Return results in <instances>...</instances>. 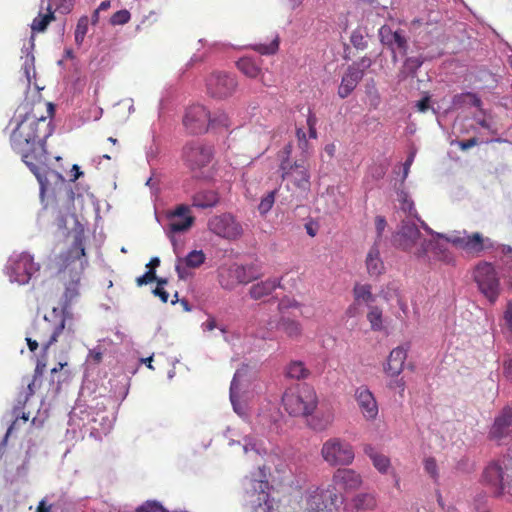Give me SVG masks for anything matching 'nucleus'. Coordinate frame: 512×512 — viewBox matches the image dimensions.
Instances as JSON below:
<instances>
[{
    "label": "nucleus",
    "instance_id": "7c9ffc66",
    "mask_svg": "<svg viewBox=\"0 0 512 512\" xmlns=\"http://www.w3.org/2000/svg\"><path fill=\"white\" fill-rule=\"evenodd\" d=\"M365 453L372 459L374 467L381 473H385L390 466V460L382 455L374 452L371 446L365 448Z\"/></svg>",
    "mask_w": 512,
    "mask_h": 512
},
{
    "label": "nucleus",
    "instance_id": "39448f33",
    "mask_svg": "<svg viewBox=\"0 0 512 512\" xmlns=\"http://www.w3.org/2000/svg\"><path fill=\"white\" fill-rule=\"evenodd\" d=\"M270 485L266 479H246L243 502L250 512H273V502L269 494Z\"/></svg>",
    "mask_w": 512,
    "mask_h": 512
},
{
    "label": "nucleus",
    "instance_id": "f257e3e1",
    "mask_svg": "<svg viewBox=\"0 0 512 512\" xmlns=\"http://www.w3.org/2000/svg\"><path fill=\"white\" fill-rule=\"evenodd\" d=\"M22 109L24 114H19L20 120L11 133L10 144L44 190L48 184L47 174L50 172L46 140L53 133L52 118L55 108L52 103L39 101L30 107L25 105Z\"/></svg>",
    "mask_w": 512,
    "mask_h": 512
},
{
    "label": "nucleus",
    "instance_id": "6e6552de",
    "mask_svg": "<svg viewBox=\"0 0 512 512\" xmlns=\"http://www.w3.org/2000/svg\"><path fill=\"white\" fill-rule=\"evenodd\" d=\"M339 495L335 487H316L306 491L304 496L305 512H335L338 507Z\"/></svg>",
    "mask_w": 512,
    "mask_h": 512
},
{
    "label": "nucleus",
    "instance_id": "09e8293b",
    "mask_svg": "<svg viewBox=\"0 0 512 512\" xmlns=\"http://www.w3.org/2000/svg\"><path fill=\"white\" fill-rule=\"evenodd\" d=\"M350 41L352 45L358 50H364L367 47V41L360 30L352 32Z\"/></svg>",
    "mask_w": 512,
    "mask_h": 512
},
{
    "label": "nucleus",
    "instance_id": "6e6d98bb",
    "mask_svg": "<svg viewBox=\"0 0 512 512\" xmlns=\"http://www.w3.org/2000/svg\"><path fill=\"white\" fill-rule=\"evenodd\" d=\"M299 307H300V303L298 301H296L295 299H289V298L282 299L278 305V308L280 311H284L289 308H299Z\"/></svg>",
    "mask_w": 512,
    "mask_h": 512
},
{
    "label": "nucleus",
    "instance_id": "1a4fd4ad",
    "mask_svg": "<svg viewBox=\"0 0 512 512\" xmlns=\"http://www.w3.org/2000/svg\"><path fill=\"white\" fill-rule=\"evenodd\" d=\"M38 270L39 265L34 262L30 254L25 252L11 256L6 266L10 281L20 285L27 284Z\"/></svg>",
    "mask_w": 512,
    "mask_h": 512
},
{
    "label": "nucleus",
    "instance_id": "3c124183",
    "mask_svg": "<svg viewBox=\"0 0 512 512\" xmlns=\"http://www.w3.org/2000/svg\"><path fill=\"white\" fill-rule=\"evenodd\" d=\"M424 469L425 471L433 478V479H437L439 474H438V467H437V462L435 460V458L433 457H428L424 460Z\"/></svg>",
    "mask_w": 512,
    "mask_h": 512
},
{
    "label": "nucleus",
    "instance_id": "ea45409f",
    "mask_svg": "<svg viewBox=\"0 0 512 512\" xmlns=\"http://www.w3.org/2000/svg\"><path fill=\"white\" fill-rule=\"evenodd\" d=\"M231 125L229 116L223 111H217L213 114L210 113L209 127H225L228 128Z\"/></svg>",
    "mask_w": 512,
    "mask_h": 512
},
{
    "label": "nucleus",
    "instance_id": "5fc2aeb1",
    "mask_svg": "<svg viewBox=\"0 0 512 512\" xmlns=\"http://www.w3.org/2000/svg\"><path fill=\"white\" fill-rule=\"evenodd\" d=\"M387 226V221L384 216L378 215L375 217V228L377 232V238L380 239L382 233L384 232Z\"/></svg>",
    "mask_w": 512,
    "mask_h": 512
},
{
    "label": "nucleus",
    "instance_id": "a211bd4d",
    "mask_svg": "<svg viewBox=\"0 0 512 512\" xmlns=\"http://www.w3.org/2000/svg\"><path fill=\"white\" fill-rule=\"evenodd\" d=\"M407 359V350L401 346L394 348L387 359L384 366V372L387 376L396 378L389 384L390 388H400L401 392L405 389V383L402 378H397L404 368V363Z\"/></svg>",
    "mask_w": 512,
    "mask_h": 512
},
{
    "label": "nucleus",
    "instance_id": "f3484780",
    "mask_svg": "<svg viewBox=\"0 0 512 512\" xmlns=\"http://www.w3.org/2000/svg\"><path fill=\"white\" fill-rule=\"evenodd\" d=\"M210 112L200 104L187 108L183 118V125L191 134H201L209 128Z\"/></svg>",
    "mask_w": 512,
    "mask_h": 512
},
{
    "label": "nucleus",
    "instance_id": "a878e982",
    "mask_svg": "<svg viewBox=\"0 0 512 512\" xmlns=\"http://www.w3.org/2000/svg\"><path fill=\"white\" fill-rule=\"evenodd\" d=\"M365 263L367 272L370 276H379L384 272L385 266L380 257V251L377 241L369 249Z\"/></svg>",
    "mask_w": 512,
    "mask_h": 512
},
{
    "label": "nucleus",
    "instance_id": "a18cd8bd",
    "mask_svg": "<svg viewBox=\"0 0 512 512\" xmlns=\"http://www.w3.org/2000/svg\"><path fill=\"white\" fill-rule=\"evenodd\" d=\"M399 200L401 201V209L407 212L410 216L417 217V211L414 203L408 198L407 193L401 192Z\"/></svg>",
    "mask_w": 512,
    "mask_h": 512
},
{
    "label": "nucleus",
    "instance_id": "e433bc0d",
    "mask_svg": "<svg viewBox=\"0 0 512 512\" xmlns=\"http://www.w3.org/2000/svg\"><path fill=\"white\" fill-rule=\"evenodd\" d=\"M429 250L433 251L438 260L446 264H450L454 261L452 254L443 245L437 242L432 241Z\"/></svg>",
    "mask_w": 512,
    "mask_h": 512
},
{
    "label": "nucleus",
    "instance_id": "20e7f679",
    "mask_svg": "<svg viewBox=\"0 0 512 512\" xmlns=\"http://www.w3.org/2000/svg\"><path fill=\"white\" fill-rule=\"evenodd\" d=\"M282 403L290 415L308 416L316 409L318 397L314 388L310 385L298 384L284 392Z\"/></svg>",
    "mask_w": 512,
    "mask_h": 512
},
{
    "label": "nucleus",
    "instance_id": "37998d69",
    "mask_svg": "<svg viewBox=\"0 0 512 512\" xmlns=\"http://www.w3.org/2000/svg\"><path fill=\"white\" fill-rule=\"evenodd\" d=\"M239 389L240 388H239V382L237 380V374H235L231 381V385H230V400H231L234 410L237 413H240L239 409H238Z\"/></svg>",
    "mask_w": 512,
    "mask_h": 512
},
{
    "label": "nucleus",
    "instance_id": "9b49d317",
    "mask_svg": "<svg viewBox=\"0 0 512 512\" xmlns=\"http://www.w3.org/2000/svg\"><path fill=\"white\" fill-rule=\"evenodd\" d=\"M474 280L480 291L494 302L499 296V279L491 263L481 262L474 269Z\"/></svg>",
    "mask_w": 512,
    "mask_h": 512
},
{
    "label": "nucleus",
    "instance_id": "de8ad7c7",
    "mask_svg": "<svg viewBox=\"0 0 512 512\" xmlns=\"http://www.w3.org/2000/svg\"><path fill=\"white\" fill-rule=\"evenodd\" d=\"M104 348L101 345L89 350L87 361L94 365H98L103 360Z\"/></svg>",
    "mask_w": 512,
    "mask_h": 512
},
{
    "label": "nucleus",
    "instance_id": "aec40b11",
    "mask_svg": "<svg viewBox=\"0 0 512 512\" xmlns=\"http://www.w3.org/2000/svg\"><path fill=\"white\" fill-rule=\"evenodd\" d=\"M332 487H338L344 492H353L358 490L363 483L362 476L353 469H337L332 476Z\"/></svg>",
    "mask_w": 512,
    "mask_h": 512
},
{
    "label": "nucleus",
    "instance_id": "c85d7f7f",
    "mask_svg": "<svg viewBox=\"0 0 512 512\" xmlns=\"http://www.w3.org/2000/svg\"><path fill=\"white\" fill-rule=\"evenodd\" d=\"M47 12L39 14L33 19L31 23V30L33 33L44 32L48 25L55 20V15L53 9H51V5H48L46 8Z\"/></svg>",
    "mask_w": 512,
    "mask_h": 512
},
{
    "label": "nucleus",
    "instance_id": "864d4df0",
    "mask_svg": "<svg viewBox=\"0 0 512 512\" xmlns=\"http://www.w3.org/2000/svg\"><path fill=\"white\" fill-rule=\"evenodd\" d=\"M137 512H167L161 505L155 502H147L137 509Z\"/></svg>",
    "mask_w": 512,
    "mask_h": 512
},
{
    "label": "nucleus",
    "instance_id": "c9c22d12",
    "mask_svg": "<svg viewBox=\"0 0 512 512\" xmlns=\"http://www.w3.org/2000/svg\"><path fill=\"white\" fill-rule=\"evenodd\" d=\"M252 49L262 55H273L279 49V36L275 35L273 40L269 44H254Z\"/></svg>",
    "mask_w": 512,
    "mask_h": 512
},
{
    "label": "nucleus",
    "instance_id": "c03bdc74",
    "mask_svg": "<svg viewBox=\"0 0 512 512\" xmlns=\"http://www.w3.org/2000/svg\"><path fill=\"white\" fill-rule=\"evenodd\" d=\"M130 18H131L130 12L126 9H122V10L115 12L111 16L110 23L114 26L115 25H124L129 22Z\"/></svg>",
    "mask_w": 512,
    "mask_h": 512
},
{
    "label": "nucleus",
    "instance_id": "412c9836",
    "mask_svg": "<svg viewBox=\"0 0 512 512\" xmlns=\"http://www.w3.org/2000/svg\"><path fill=\"white\" fill-rule=\"evenodd\" d=\"M190 209L186 205H179L175 210L168 213V230L170 233L187 231L194 223L195 218L191 216Z\"/></svg>",
    "mask_w": 512,
    "mask_h": 512
},
{
    "label": "nucleus",
    "instance_id": "c756f323",
    "mask_svg": "<svg viewBox=\"0 0 512 512\" xmlns=\"http://www.w3.org/2000/svg\"><path fill=\"white\" fill-rule=\"evenodd\" d=\"M355 302H365L367 304L374 302L375 297L372 293V287L369 284H355L353 288Z\"/></svg>",
    "mask_w": 512,
    "mask_h": 512
},
{
    "label": "nucleus",
    "instance_id": "69168bd1",
    "mask_svg": "<svg viewBox=\"0 0 512 512\" xmlns=\"http://www.w3.org/2000/svg\"><path fill=\"white\" fill-rule=\"evenodd\" d=\"M52 505L47 504V502L43 499L39 502L36 512H51Z\"/></svg>",
    "mask_w": 512,
    "mask_h": 512
},
{
    "label": "nucleus",
    "instance_id": "774afa93",
    "mask_svg": "<svg viewBox=\"0 0 512 512\" xmlns=\"http://www.w3.org/2000/svg\"><path fill=\"white\" fill-rule=\"evenodd\" d=\"M26 341H27V345H28L30 351L34 352L37 350V348L39 346L37 340L27 337Z\"/></svg>",
    "mask_w": 512,
    "mask_h": 512
},
{
    "label": "nucleus",
    "instance_id": "8fccbe9b",
    "mask_svg": "<svg viewBox=\"0 0 512 512\" xmlns=\"http://www.w3.org/2000/svg\"><path fill=\"white\" fill-rule=\"evenodd\" d=\"M49 5H51V9L54 7V12L68 13L72 9L73 0H51Z\"/></svg>",
    "mask_w": 512,
    "mask_h": 512
},
{
    "label": "nucleus",
    "instance_id": "473e14b6",
    "mask_svg": "<svg viewBox=\"0 0 512 512\" xmlns=\"http://www.w3.org/2000/svg\"><path fill=\"white\" fill-rule=\"evenodd\" d=\"M354 507L357 510H371L376 507V499L374 495L370 493L358 494L353 499Z\"/></svg>",
    "mask_w": 512,
    "mask_h": 512
},
{
    "label": "nucleus",
    "instance_id": "680f3d73",
    "mask_svg": "<svg viewBox=\"0 0 512 512\" xmlns=\"http://www.w3.org/2000/svg\"><path fill=\"white\" fill-rule=\"evenodd\" d=\"M477 143H478V140H477V138L474 137V138H470L465 141H460L459 147L462 150H467V149H470V148L474 147L475 145H477Z\"/></svg>",
    "mask_w": 512,
    "mask_h": 512
},
{
    "label": "nucleus",
    "instance_id": "0eeeda50",
    "mask_svg": "<svg viewBox=\"0 0 512 512\" xmlns=\"http://www.w3.org/2000/svg\"><path fill=\"white\" fill-rule=\"evenodd\" d=\"M321 457L330 466H349L353 463L355 453L353 446L340 437L327 439L321 447Z\"/></svg>",
    "mask_w": 512,
    "mask_h": 512
},
{
    "label": "nucleus",
    "instance_id": "5701e85b",
    "mask_svg": "<svg viewBox=\"0 0 512 512\" xmlns=\"http://www.w3.org/2000/svg\"><path fill=\"white\" fill-rule=\"evenodd\" d=\"M512 434V408H504L499 416L494 420L490 429L489 437L496 441L510 436Z\"/></svg>",
    "mask_w": 512,
    "mask_h": 512
},
{
    "label": "nucleus",
    "instance_id": "7ed1b4c3",
    "mask_svg": "<svg viewBox=\"0 0 512 512\" xmlns=\"http://www.w3.org/2000/svg\"><path fill=\"white\" fill-rule=\"evenodd\" d=\"M291 150L290 144L283 150L285 156L279 164L280 177L286 183L287 190L306 196L311 190V164L305 153L300 158L293 159Z\"/></svg>",
    "mask_w": 512,
    "mask_h": 512
},
{
    "label": "nucleus",
    "instance_id": "f03ea898",
    "mask_svg": "<svg viewBox=\"0 0 512 512\" xmlns=\"http://www.w3.org/2000/svg\"><path fill=\"white\" fill-rule=\"evenodd\" d=\"M84 257L85 248L80 237H76L71 247L61 255L62 269L59 273L65 287L62 308H53L50 317L45 316L42 322L34 325V335L43 342L45 351L58 341L61 334L72 336L75 332L68 308L80 295L81 275L87 263Z\"/></svg>",
    "mask_w": 512,
    "mask_h": 512
},
{
    "label": "nucleus",
    "instance_id": "b1692460",
    "mask_svg": "<svg viewBox=\"0 0 512 512\" xmlns=\"http://www.w3.org/2000/svg\"><path fill=\"white\" fill-rule=\"evenodd\" d=\"M278 329L281 330L288 339L299 341L303 337V325L300 321L290 317H281L278 322Z\"/></svg>",
    "mask_w": 512,
    "mask_h": 512
},
{
    "label": "nucleus",
    "instance_id": "338daca9",
    "mask_svg": "<svg viewBox=\"0 0 512 512\" xmlns=\"http://www.w3.org/2000/svg\"><path fill=\"white\" fill-rule=\"evenodd\" d=\"M249 450L255 451L257 454H261V448L258 447L257 443H247L244 446L245 453H248Z\"/></svg>",
    "mask_w": 512,
    "mask_h": 512
},
{
    "label": "nucleus",
    "instance_id": "4d7b16f0",
    "mask_svg": "<svg viewBox=\"0 0 512 512\" xmlns=\"http://www.w3.org/2000/svg\"><path fill=\"white\" fill-rule=\"evenodd\" d=\"M296 135H297V138H298V141H299V145H300V147L303 150V153L306 154L305 150H306V148L308 146V142L306 140V134H305L304 130L301 129V128H298L296 130Z\"/></svg>",
    "mask_w": 512,
    "mask_h": 512
},
{
    "label": "nucleus",
    "instance_id": "79ce46f5",
    "mask_svg": "<svg viewBox=\"0 0 512 512\" xmlns=\"http://www.w3.org/2000/svg\"><path fill=\"white\" fill-rule=\"evenodd\" d=\"M88 18L86 16L81 17L76 25L75 29V41L77 44H81L88 31Z\"/></svg>",
    "mask_w": 512,
    "mask_h": 512
},
{
    "label": "nucleus",
    "instance_id": "052dcab7",
    "mask_svg": "<svg viewBox=\"0 0 512 512\" xmlns=\"http://www.w3.org/2000/svg\"><path fill=\"white\" fill-rule=\"evenodd\" d=\"M504 319L508 329L512 332V303H509L504 313Z\"/></svg>",
    "mask_w": 512,
    "mask_h": 512
},
{
    "label": "nucleus",
    "instance_id": "4468645a",
    "mask_svg": "<svg viewBox=\"0 0 512 512\" xmlns=\"http://www.w3.org/2000/svg\"><path fill=\"white\" fill-rule=\"evenodd\" d=\"M238 82L234 75L216 71L206 80L207 93L216 99H226L234 94Z\"/></svg>",
    "mask_w": 512,
    "mask_h": 512
},
{
    "label": "nucleus",
    "instance_id": "2eb2a0df",
    "mask_svg": "<svg viewBox=\"0 0 512 512\" xmlns=\"http://www.w3.org/2000/svg\"><path fill=\"white\" fill-rule=\"evenodd\" d=\"M208 229L215 235L228 240H236L243 233L241 224L230 213L211 217L208 221Z\"/></svg>",
    "mask_w": 512,
    "mask_h": 512
},
{
    "label": "nucleus",
    "instance_id": "6ab92c4d",
    "mask_svg": "<svg viewBox=\"0 0 512 512\" xmlns=\"http://www.w3.org/2000/svg\"><path fill=\"white\" fill-rule=\"evenodd\" d=\"M357 406L366 421H374L379 414V407L374 394L366 387L356 388L354 394Z\"/></svg>",
    "mask_w": 512,
    "mask_h": 512
},
{
    "label": "nucleus",
    "instance_id": "bf43d9fd",
    "mask_svg": "<svg viewBox=\"0 0 512 512\" xmlns=\"http://www.w3.org/2000/svg\"><path fill=\"white\" fill-rule=\"evenodd\" d=\"M153 294L157 297L160 298V300L163 302V303H167L168 302V298H169V294L168 292L165 290V288L163 287H156L154 290H153Z\"/></svg>",
    "mask_w": 512,
    "mask_h": 512
},
{
    "label": "nucleus",
    "instance_id": "4be33fe9",
    "mask_svg": "<svg viewBox=\"0 0 512 512\" xmlns=\"http://www.w3.org/2000/svg\"><path fill=\"white\" fill-rule=\"evenodd\" d=\"M379 38L381 43L390 48L393 53L395 48L403 55L407 53L408 42L402 30L393 31L388 25H383L379 29Z\"/></svg>",
    "mask_w": 512,
    "mask_h": 512
},
{
    "label": "nucleus",
    "instance_id": "cd10ccee",
    "mask_svg": "<svg viewBox=\"0 0 512 512\" xmlns=\"http://www.w3.org/2000/svg\"><path fill=\"white\" fill-rule=\"evenodd\" d=\"M218 193L212 190H202L192 197V205L197 208H211L218 204Z\"/></svg>",
    "mask_w": 512,
    "mask_h": 512
},
{
    "label": "nucleus",
    "instance_id": "0e129e2a",
    "mask_svg": "<svg viewBox=\"0 0 512 512\" xmlns=\"http://www.w3.org/2000/svg\"><path fill=\"white\" fill-rule=\"evenodd\" d=\"M503 368L505 377L512 380V358L504 362Z\"/></svg>",
    "mask_w": 512,
    "mask_h": 512
},
{
    "label": "nucleus",
    "instance_id": "423d86ee",
    "mask_svg": "<svg viewBox=\"0 0 512 512\" xmlns=\"http://www.w3.org/2000/svg\"><path fill=\"white\" fill-rule=\"evenodd\" d=\"M394 243L404 251L411 252L418 259L425 258L432 244L431 240L422 237L417 225L410 221H402L399 231L394 236Z\"/></svg>",
    "mask_w": 512,
    "mask_h": 512
},
{
    "label": "nucleus",
    "instance_id": "58836bf2",
    "mask_svg": "<svg viewBox=\"0 0 512 512\" xmlns=\"http://www.w3.org/2000/svg\"><path fill=\"white\" fill-rule=\"evenodd\" d=\"M277 194V189L268 192L265 196H263L258 205V212L261 216H265L273 207L275 203V198Z\"/></svg>",
    "mask_w": 512,
    "mask_h": 512
},
{
    "label": "nucleus",
    "instance_id": "2f4dec72",
    "mask_svg": "<svg viewBox=\"0 0 512 512\" xmlns=\"http://www.w3.org/2000/svg\"><path fill=\"white\" fill-rule=\"evenodd\" d=\"M286 375L292 379H304L309 375V370L301 361H292L286 368Z\"/></svg>",
    "mask_w": 512,
    "mask_h": 512
},
{
    "label": "nucleus",
    "instance_id": "4c0bfd02",
    "mask_svg": "<svg viewBox=\"0 0 512 512\" xmlns=\"http://www.w3.org/2000/svg\"><path fill=\"white\" fill-rule=\"evenodd\" d=\"M429 250L433 251L438 260L446 264H450L454 261L452 254L443 245L437 242L432 241Z\"/></svg>",
    "mask_w": 512,
    "mask_h": 512
},
{
    "label": "nucleus",
    "instance_id": "dca6fc26",
    "mask_svg": "<svg viewBox=\"0 0 512 512\" xmlns=\"http://www.w3.org/2000/svg\"><path fill=\"white\" fill-rule=\"evenodd\" d=\"M455 248L463 250L469 255L478 256L484 251V237L479 232L468 234L466 231L454 232L448 236L439 235Z\"/></svg>",
    "mask_w": 512,
    "mask_h": 512
},
{
    "label": "nucleus",
    "instance_id": "ddd939ff",
    "mask_svg": "<svg viewBox=\"0 0 512 512\" xmlns=\"http://www.w3.org/2000/svg\"><path fill=\"white\" fill-rule=\"evenodd\" d=\"M372 65V60L368 57H362L359 61L353 62L348 66L342 76L338 87V96L341 99L347 98L357 87L358 83L364 77L365 71Z\"/></svg>",
    "mask_w": 512,
    "mask_h": 512
},
{
    "label": "nucleus",
    "instance_id": "9d476101",
    "mask_svg": "<svg viewBox=\"0 0 512 512\" xmlns=\"http://www.w3.org/2000/svg\"><path fill=\"white\" fill-rule=\"evenodd\" d=\"M214 156L213 147L199 140L187 143L183 148V159L187 167L197 172L208 166Z\"/></svg>",
    "mask_w": 512,
    "mask_h": 512
},
{
    "label": "nucleus",
    "instance_id": "f704fd0d",
    "mask_svg": "<svg viewBox=\"0 0 512 512\" xmlns=\"http://www.w3.org/2000/svg\"><path fill=\"white\" fill-rule=\"evenodd\" d=\"M206 260V255L202 250H193L188 255L181 259V262L188 268H198Z\"/></svg>",
    "mask_w": 512,
    "mask_h": 512
},
{
    "label": "nucleus",
    "instance_id": "bb28decb",
    "mask_svg": "<svg viewBox=\"0 0 512 512\" xmlns=\"http://www.w3.org/2000/svg\"><path fill=\"white\" fill-rule=\"evenodd\" d=\"M237 68L247 77L249 78H257L262 75V69L260 64L251 57H242L236 62ZM261 81L263 84V77H261Z\"/></svg>",
    "mask_w": 512,
    "mask_h": 512
},
{
    "label": "nucleus",
    "instance_id": "49530a36",
    "mask_svg": "<svg viewBox=\"0 0 512 512\" xmlns=\"http://www.w3.org/2000/svg\"><path fill=\"white\" fill-rule=\"evenodd\" d=\"M231 273L236 278L238 283H248L254 279V276L247 275V267L245 266H236L231 270Z\"/></svg>",
    "mask_w": 512,
    "mask_h": 512
},
{
    "label": "nucleus",
    "instance_id": "393cba45",
    "mask_svg": "<svg viewBox=\"0 0 512 512\" xmlns=\"http://www.w3.org/2000/svg\"><path fill=\"white\" fill-rule=\"evenodd\" d=\"M281 286V279L268 278L264 281L253 284L249 289V295L252 299L259 300L270 295L276 288Z\"/></svg>",
    "mask_w": 512,
    "mask_h": 512
},
{
    "label": "nucleus",
    "instance_id": "13d9d810",
    "mask_svg": "<svg viewBox=\"0 0 512 512\" xmlns=\"http://www.w3.org/2000/svg\"><path fill=\"white\" fill-rule=\"evenodd\" d=\"M416 107L419 112H426L430 107V97H423L421 100L417 102Z\"/></svg>",
    "mask_w": 512,
    "mask_h": 512
},
{
    "label": "nucleus",
    "instance_id": "f8f14e48",
    "mask_svg": "<svg viewBox=\"0 0 512 512\" xmlns=\"http://www.w3.org/2000/svg\"><path fill=\"white\" fill-rule=\"evenodd\" d=\"M507 470L504 462L493 461L485 467L482 473L483 484L491 490L495 497L502 496L506 486L509 488V493L512 494V479L504 482Z\"/></svg>",
    "mask_w": 512,
    "mask_h": 512
},
{
    "label": "nucleus",
    "instance_id": "a19ab883",
    "mask_svg": "<svg viewBox=\"0 0 512 512\" xmlns=\"http://www.w3.org/2000/svg\"><path fill=\"white\" fill-rule=\"evenodd\" d=\"M423 60L420 57H409L405 60L403 65V72L411 76H415L417 70L422 66Z\"/></svg>",
    "mask_w": 512,
    "mask_h": 512
},
{
    "label": "nucleus",
    "instance_id": "72a5a7b5",
    "mask_svg": "<svg viewBox=\"0 0 512 512\" xmlns=\"http://www.w3.org/2000/svg\"><path fill=\"white\" fill-rule=\"evenodd\" d=\"M367 320L373 331H381L383 329L382 310L377 306H370L367 313Z\"/></svg>",
    "mask_w": 512,
    "mask_h": 512
},
{
    "label": "nucleus",
    "instance_id": "e2e57ef3",
    "mask_svg": "<svg viewBox=\"0 0 512 512\" xmlns=\"http://www.w3.org/2000/svg\"><path fill=\"white\" fill-rule=\"evenodd\" d=\"M187 268L186 265L181 262V260H179V263L176 265V272L178 274V277L180 279H186L187 276H188V271H187Z\"/></svg>",
    "mask_w": 512,
    "mask_h": 512
},
{
    "label": "nucleus",
    "instance_id": "603ef678",
    "mask_svg": "<svg viewBox=\"0 0 512 512\" xmlns=\"http://www.w3.org/2000/svg\"><path fill=\"white\" fill-rule=\"evenodd\" d=\"M156 280V272L153 269H149L142 276L136 278L137 286H143Z\"/></svg>",
    "mask_w": 512,
    "mask_h": 512
}]
</instances>
